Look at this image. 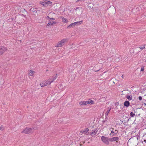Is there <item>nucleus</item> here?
<instances>
[{
	"instance_id": "nucleus-36",
	"label": "nucleus",
	"mask_w": 146,
	"mask_h": 146,
	"mask_svg": "<svg viewBox=\"0 0 146 146\" xmlns=\"http://www.w3.org/2000/svg\"><path fill=\"white\" fill-rule=\"evenodd\" d=\"M144 141L146 143V139H145L144 140Z\"/></svg>"
},
{
	"instance_id": "nucleus-9",
	"label": "nucleus",
	"mask_w": 146,
	"mask_h": 146,
	"mask_svg": "<svg viewBox=\"0 0 146 146\" xmlns=\"http://www.w3.org/2000/svg\"><path fill=\"white\" fill-rule=\"evenodd\" d=\"M130 103L129 101H126L124 103V106L128 107L130 105Z\"/></svg>"
},
{
	"instance_id": "nucleus-40",
	"label": "nucleus",
	"mask_w": 146,
	"mask_h": 146,
	"mask_svg": "<svg viewBox=\"0 0 146 146\" xmlns=\"http://www.w3.org/2000/svg\"><path fill=\"white\" fill-rule=\"evenodd\" d=\"M125 91V90H124L122 92H124Z\"/></svg>"
},
{
	"instance_id": "nucleus-34",
	"label": "nucleus",
	"mask_w": 146,
	"mask_h": 146,
	"mask_svg": "<svg viewBox=\"0 0 146 146\" xmlns=\"http://www.w3.org/2000/svg\"><path fill=\"white\" fill-rule=\"evenodd\" d=\"M50 19L53 20H55V19H54V18H50Z\"/></svg>"
},
{
	"instance_id": "nucleus-42",
	"label": "nucleus",
	"mask_w": 146,
	"mask_h": 146,
	"mask_svg": "<svg viewBox=\"0 0 146 146\" xmlns=\"http://www.w3.org/2000/svg\"><path fill=\"white\" fill-rule=\"evenodd\" d=\"M144 105H146V104H145V103H144Z\"/></svg>"
},
{
	"instance_id": "nucleus-46",
	"label": "nucleus",
	"mask_w": 146,
	"mask_h": 146,
	"mask_svg": "<svg viewBox=\"0 0 146 146\" xmlns=\"http://www.w3.org/2000/svg\"><path fill=\"white\" fill-rule=\"evenodd\" d=\"M32 9L34 10V9Z\"/></svg>"
},
{
	"instance_id": "nucleus-19",
	"label": "nucleus",
	"mask_w": 146,
	"mask_h": 146,
	"mask_svg": "<svg viewBox=\"0 0 146 146\" xmlns=\"http://www.w3.org/2000/svg\"><path fill=\"white\" fill-rule=\"evenodd\" d=\"M82 21H78V22H74V23H76V25H79L80 24H81V22H82Z\"/></svg>"
},
{
	"instance_id": "nucleus-12",
	"label": "nucleus",
	"mask_w": 146,
	"mask_h": 146,
	"mask_svg": "<svg viewBox=\"0 0 146 146\" xmlns=\"http://www.w3.org/2000/svg\"><path fill=\"white\" fill-rule=\"evenodd\" d=\"M89 131V129L88 128H86L84 130L81 131L80 132L82 133H86Z\"/></svg>"
},
{
	"instance_id": "nucleus-3",
	"label": "nucleus",
	"mask_w": 146,
	"mask_h": 146,
	"mask_svg": "<svg viewBox=\"0 0 146 146\" xmlns=\"http://www.w3.org/2000/svg\"><path fill=\"white\" fill-rule=\"evenodd\" d=\"M68 39H63L58 42V43L55 46L56 47H62L64 45V43Z\"/></svg>"
},
{
	"instance_id": "nucleus-10",
	"label": "nucleus",
	"mask_w": 146,
	"mask_h": 146,
	"mask_svg": "<svg viewBox=\"0 0 146 146\" xmlns=\"http://www.w3.org/2000/svg\"><path fill=\"white\" fill-rule=\"evenodd\" d=\"M40 84L41 87H44L47 85L46 81H44L40 83Z\"/></svg>"
},
{
	"instance_id": "nucleus-30",
	"label": "nucleus",
	"mask_w": 146,
	"mask_h": 146,
	"mask_svg": "<svg viewBox=\"0 0 146 146\" xmlns=\"http://www.w3.org/2000/svg\"><path fill=\"white\" fill-rule=\"evenodd\" d=\"M50 18L48 16H47V17H46V19H50Z\"/></svg>"
},
{
	"instance_id": "nucleus-47",
	"label": "nucleus",
	"mask_w": 146,
	"mask_h": 146,
	"mask_svg": "<svg viewBox=\"0 0 146 146\" xmlns=\"http://www.w3.org/2000/svg\"><path fill=\"white\" fill-rule=\"evenodd\" d=\"M145 62H146V60H145Z\"/></svg>"
},
{
	"instance_id": "nucleus-1",
	"label": "nucleus",
	"mask_w": 146,
	"mask_h": 146,
	"mask_svg": "<svg viewBox=\"0 0 146 146\" xmlns=\"http://www.w3.org/2000/svg\"><path fill=\"white\" fill-rule=\"evenodd\" d=\"M33 129L36 130L37 129H35L34 128H29L26 127L25 129H24L21 132V133H23L26 134H30L33 132V131H32V130Z\"/></svg>"
},
{
	"instance_id": "nucleus-20",
	"label": "nucleus",
	"mask_w": 146,
	"mask_h": 146,
	"mask_svg": "<svg viewBox=\"0 0 146 146\" xmlns=\"http://www.w3.org/2000/svg\"><path fill=\"white\" fill-rule=\"evenodd\" d=\"M88 102H89L88 104H93L94 103V101L92 100H88Z\"/></svg>"
},
{
	"instance_id": "nucleus-21",
	"label": "nucleus",
	"mask_w": 146,
	"mask_h": 146,
	"mask_svg": "<svg viewBox=\"0 0 146 146\" xmlns=\"http://www.w3.org/2000/svg\"><path fill=\"white\" fill-rule=\"evenodd\" d=\"M110 110V109H109V110H108L107 111H106V116H107L108 115V114L109 113Z\"/></svg>"
},
{
	"instance_id": "nucleus-29",
	"label": "nucleus",
	"mask_w": 146,
	"mask_h": 146,
	"mask_svg": "<svg viewBox=\"0 0 146 146\" xmlns=\"http://www.w3.org/2000/svg\"><path fill=\"white\" fill-rule=\"evenodd\" d=\"M3 129L2 127V125L1 127H0V130L2 131L3 130Z\"/></svg>"
},
{
	"instance_id": "nucleus-28",
	"label": "nucleus",
	"mask_w": 146,
	"mask_h": 146,
	"mask_svg": "<svg viewBox=\"0 0 146 146\" xmlns=\"http://www.w3.org/2000/svg\"><path fill=\"white\" fill-rule=\"evenodd\" d=\"M84 103H85V105H86L88 104V101H84Z\"/></svg>"
},
{
	"instance_id": "nucleus-15",
	"label": "nucleus",
	"mask_w": 146,
	"mask_h": 146,
	"mask_svg": "<svg viewBox=\"0 0 146 146\" xmlns=\"http://www.w3.org/2000/svg\"><path fill=\"white\" fill-rule=\"evenodd\" d=\"M60 18H61L62 19V21L63 22L67 23L68 22V21L65 18L62 17H60Z\"/></svg>"
},
{
	"instance_id": "nucleus-35",
	"label": "nucleus",
	"mask_w": 146,
	"mask_h": 146,
	"mask_svg": "<svg viewBox=\"0 0 146 146\" xmlns=\"http://www.w3.org/2000/svg\"><path fill=\"white\" fill-rule=\"evenodd\" d=\"M2 84H0V88H1V87L2 86Z\"/></svg>"
},
{
	"instance_id": "nucleus-5",
	"label": "nucleus",
	"mask_w": 146,
	"mask_h": 146,
	"mask_svg": "<svg viewBox=\"0 0 146 146\" xmlns=\"http://www.w3.org/2000/svg\"><path fill=\"white\" fill-rule=\"evenodd\" d=\"M7 50L6 48L0 46V55H2Z\"/></svg>"
},
{
	"instance_id": "nucleus-13",
	"label": "nucleus",
	"mask_w": 146,
	"mask_h": 146,
	"mask_svg": "<svg viewBox=\"0 0 146 146\" xmlns=\"http://www.w3.org/2000/svg\"><path fill=\"white\" fill-rule=\"evenodd\" d=\"M99 66V65H96L94 68L95 72H97L99 70L101 69V68L100 67L98 68V69H96V67H98Z\"/></svg>"
},
{
	"instance_id": "nucleus-16",
	"label": "nucleus",
	"mask_w": 146,
	"mask_h": 146,
	"mask_svg": "<svg viewBox=\"0 0 146 146\" xmlns=\"http://www.w3.org/2000/svg\"><path fill=\"white\" fill-rule=\"evenodd\" d=\"M126 97L129 100H131L132 99V98L131 95H127Z\"/></svg>"
},
{
	"instance_id": "nucleus-45",
	"label": "nucleus",
	"mask_w": 146,
	"mask_h": 146,
	"mask_svg": "<svg viewBox=\"0 0 146 146\" xmlns=\"http://www.w3.org/2000/svg\"><path fill=\"white\" fill-rule=\"evenodd\" d=\"M106 118H107V117H106Z\"/></svg>"
},
{
	"instance_id": "nucleus-39",
	"label": "nucleus",
	"mask_w": 146,
	"mask_h": 146,
	"mask_svg": "<svg viewBox=\"0 0 146 146\" xmlns=\"http://www.w3.org/2000/svg\"><path fill=\"white\" fill-rule=\"evenodd\" d=\"M31 10L33 11V10L32 9V8H31Z\"/></svg>"
},
{
	"instance_id": "nucleus-14",
	"label": "nucleus",
	"mask_w": 146,
	"mask_h": 146,
	"mask_svg": "<svg viewBox=\"0 0 146 146\" xmlns=\"http://www.w3.org/2000/svg\"><path fill=\"white\" fill-rule=\"evenodd\" d=\"M75 25H76V23H74L68 26L67 27V28L68 29L71 27H73L75 26Z\"/></svg>"
},
{
	"instance_id": "nucleus-23",
	"label": "nucleus",
	"mask_w": 146,
	"mask_h": 146,
	"mask_svg": "<svg viewBox=\"0 0 146 146\" xmlns=\"http://www.w3.org/2000/svg\"><path fill=\"white\" fill-rule=\"evenodd\" d=\"M80 104L81 105H85L84 101L80 102Z\"/></svg>"
},
{
	"instance_id": "nucleus-2",
	"label": "nucleus",
	"mask_w": 146,
	"mask_h": 146,
	"mask_svg": "<svg viewBox=\"0 0 146 146\" xmlns=\"http://www.w3.org/2000/svg\"><path fill=\"white\" fill-rule=\"evenodd\" d=\"M101 140L106 145H109L110 143L109 141H110L109 138L103 136L101 137Z\"/></svg>"
},
{
	"instance_id": "nucleus-38",
	"label": "nucleus",
	"mask_w": 146,
	"mask_h": 146,
	"mask_svg": "<svg viewBox=\"0 0 146 146\" xmlns=\"http://www.w3.org/2000/svg\"><path fill=\"white\" fill-rule=\"evenodd\" d=\"M80 146H82V145L81 144H80Z\"/></svg>"
},
{
	"instance_id": "nucleus-32",
	"label": "nucleus",
	"mask_w": 146,
	"mask_h": 146,
	"mask_svg": "<svg viewBox=\"0 0 146 146\" xmlns=\"http://www.w3.org/2000/svg\"><path fill=\"white\" fill-rule=\"evenodd\" d=\"M118 131H117V130H115V133L116 134H117V132H118Z\"/></svg>"
},
{
	"instance_id": "nucleus-37",
	"label": "nucleus",
	"mask_w": 146,
	"mask_h": 146,
	"mask_svg": "<svg viewBox=\"0 0 146 146\" xmlns=\"http://www.w3.org/2000/svg\"><path fill=\"white\" fill-rule=\"evenodd\" d=\"M34 12H35V13H36L37 11H34Z\"/></svg>"
},
{
	"instance_id": "nucleus-8",
	"label": "nucleus",
	"mask_w": 146,
	"mask_h": 146,
	"mask_svg": "<svg viewBox=\"0 0 146 146\" xmlns=\"http://www.w3.org/2000/svg\"><path fill=\"white\" fill-rule=\"evenodd\" d=\"M110 141H116L117 143V140H118L119 138L117 137H114L111 138H110Z\"/></svg>"
},
{
	"instance_id": "nucleus-41",
	"label": "nucleus",
	"mask_w": 146,
	"mask_h": 146,
	"mask_svg": "<svg viewBox=\"0 0 146 146\" xmlns=\"http://www.w3.org/2000/svg\"><path fill=\"white\" fill-rule=\"evenodd\" d=\"M116 105H117L118 104H117V103H116Z\"/></svg>"
},
{
	"instance_id": "nucleus-33",
	"label": "nucleus",
	"mask_w": 146,
	"mask_h": 146,
	"mask_svg": "<svg viewBox=\"0 0 146 146\" xmlns=\"http://www.w3.org/2000/svg\"><path fill=\"white\" fill-rule=\"evenodd\" d=\"M114 133V132L113 131H111V133Z\"/></svg>"
},
{
	"instance_id": "nucleus-27",
	"label": "nucleus",
	"mask_w": 146,
	"mask_h": 146,
	"mask_svg": "<svg viewBox=\"0 0 146 146\" xmlns=\"http://www.w3.org/2000/svg\"><path fill=\"white\" fill-rule=\"evenodd\" d=\"M138 99L139 100H142V97L141 96H140L139 97Z\"/></svg>"
},
{
	"instance_id": "nucleus-43",
	"label": "nucleus",
	"mask_w": 146,
	"mask_h": 146,
	"mask_svg": "<svg viewBox=\"0 0 146 146\" xmlns=\"http://www.w3.org/2000/svg\"><path fill=\"white\" fill-rule=\"evenodd\" d=\"M123 75H122V76H122V77H123Z\"/></svg>"
},
{
	"instance_id": "nucleus-6",
	"label": "nucleus",
	"mask_w": 146,
	"mask_h": 146,
	"mask_svg": "<svg viewBox=\"0 0 146 146\" xmlns=\"http://www.w3.org/2000/svg\"><path fill=\"white\" fill-rule=\"evenodd\" d=\"M99 129V128H95V129L92 130V132L90 133V134L92 136H94L97 133V132L98 131V130Z\"/></svg>"
},
{
	"instance_id": "nucleus-18",
	"label": "nucleus",
	"mask_w": 146,
	"mask_h": 146,
	"mask_svg": "<svg viewBox=\"0 0 146 146\" xmlns=\"http://www.w3.org/2000/svg\"><path fill=\"white\" fill-rule=\"evenodd\" d=\"M34 71L31 70H30L29 72V74L31 76H33L34 74Z\"/></svg>"
},
{
	"instance_id": "nucleus-24",
	"label": "nucleus",
	"mask_w": 146,
	"mask_h": 146,
	"mask_svg": "<svg viewBox=\"0 0 146 146\" xmlns=\"http://www.w3.org/2000/svg\"><path fill=\"white\" fill-rule=\"evenodd\" d=\"M145 45L144 44L143 45V47H139V48L141 49V50H143L144 48H145Z\"/></svg>"
},
{
	"instance_id": "nucleus-22",
	"label": "nucleus",
	"mask_w": 146,
	"mask_h": 146,
	"mask_svg": "<svg viewBox=\"0 0 146 146\" xmlns=\"http://www.w3.org/2000/svg\"><path fill=\"white\" fill-rule=\"evenodd\" d=\"M130 115L131 117H133L135 115L134 113H133V112H131L130 113Z\"/></svg>"
},
{
	"instance_id": "nucleus-4",
	"label": "nucleus",
	"mask_w": 146,
	"mask_h": 146,
	"mask_svg": "<svg viewBox=\"0 0 146 146\" xmlns=\"http://www.w3.org/2000/svg\"><path fill=\"white\" fill-rule=\"evenodd\" d=\"M40 3L44 6L47 7L48 5L51 4L52 2L49 1H40Z\"/></svg>"
},
{
	"instance_id": "nucleus-17",
	"label": "nucleus",
	"mask_w": 146,
	"mask_h": 146,
	"mask_svg": "<svg viewBox=\"0 0 146 146\" xmlns=\"http://www.w3.org/2000/svg\"><path fill=\"white\" fill-rule=\"evenodd\" d=\"M52 25L53 23H52V22L51 21H49L48 22V23L47 25L46 26V27L47 28L48 27H49L50 25Z\"/></svg>"
},
{
	"instance_id": "nucleus-7",
	"label": "nucleus",
	"mask_w": 146,
	"mask_h": 146,
	"mask_svg": "<svg viewBox=\"0 0 146 146\" xmlns=\"http://www.w3.org/2000/svg\"><path fill=\"white\" fill-rule=\"evenodd\" d=\"M76 13L78 14H80L82 11L83 9L82 8L80 7H78L76 8L75 9Z\"/></svg>"
},
{
	"instance_id": "nucleus-26",
	"label": "nucleus",
	"mask_w": 146,
	"mask_h": 146,
	"mask_svg": "<svg viewBox=\"0 0 146 146\" xmlns=\"http://www.w3.org/2000/svg\"><path fill=\"white\" fill-rule=\"evenodd\" d=\"M144 69V66H143L141 67V71H143Z\"/></svg>"
},
{
	"instance_id": "nucleus-11",
	"label": "nucleus",
	"mask_w": 146,
	"mask_h": 146,
	"mask_svg": "<svg viewBox=\"0 0 146 146\" xmlns=\"http://www.w3.org/2000/svg\"><path fill=\"white\" fill-rule=\"evenodd\" d=\"M46 81V82L47 85L50 84L53 82V81H52L51 79H49Z\"/></svg>"
},
{
	"instance_id": "nucleus-44",
	"label": "nucleus",
	"mask_w": 146,
	"mask_h": 146,
	"mask_svg": "<svg viewBox=\"0 0 146 146\" xmlns=\"http://www.w3.org/2000/svg\"><path fill=\"white\" fill-rule=\"evenodd\" d=\"M85 143V142H83V143Z\"/></svg>"
},
{
	"instance_id": "nucleus-25",
	"label": "nucleus",
	"mask_w": 146,
	"mask_h": 146,
	"mask_svg": "<svg viewBox=\"0 0 146 146\" xmlns=\"http://www.w3.org/2000/svg\"><path fill=\"white\" fill-rule=\"evenodd\" d=\"M56 76H55L53 78V79H52V81H53V82L54 80H56V78H57V74H56Z\"/></svg>"
},
{
	"instance_id": "nucleus-31",
	"label": "nucleus",
	"mask_w": 146,
	"mask_h": 146,
	"mask_svg": "<svg viewBox=\"0 0 146 146\" xmlns=\"http://www.w3.org/2000/svg\"><path fill=\"white\" fill-rule=\"evenodd\" d=\"M52 23H53V25L56 23V22L55 21H52Z\"/></svg>"
}]
</instances>
